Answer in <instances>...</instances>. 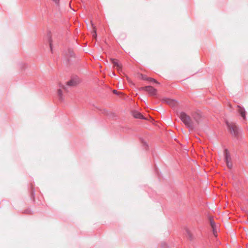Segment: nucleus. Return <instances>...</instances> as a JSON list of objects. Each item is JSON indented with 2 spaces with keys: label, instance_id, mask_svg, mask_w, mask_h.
Returning a JSON list of instances; mask_svg holds the SVG:
<instances>
[{
  "label": "nucleus",
  "instance_id": "f257e3e1",
  "mask_svg": "<svg viewBox=\"0 0 248 248\" xmlns=\"http://www.w3.org/2000/svg\"><path fill=\"white\" fill-rule=\"evenodd\" d=\"M178 116L189 131L195 129L199 125L201 119V115L198 112L194 113L191 117L186 113L181 112Z\"/></svg>",
  "mask_w": 248,
  "mask_h": 248
},
{
  "label": "nucleus",
  "instance_id": "f03ea898",
  "mask_svg": "<svg viewBox=\"0 0 248 248\" xmlns=\"http://www.w3.org/2000/svg\"><path fill=\"white\" fill-rule=\"evenodd\" d=\"M226 124L231 134L236 138L239 137V129L236 124L233 123L226 122Z\"/></svg>",
  "mask_w": 248,
  "mask_h": 248
},
{
  "label": "nucleus",
  "instance_id": "7ed1b4c3",
  "mask_svg": "<svg viewBox=\"0 0 248 248\" xmlns=\"http://www.w3.org/2000/svg\"><path fill=\"white\" fill-rule=\"evenodd\" d=\"M140 91H145L149 93L151 96H154L156 93V90L151 86L142 87L140 89Z\"/></svg>",
  "mask_w": 248,
  "mask_h": 248
},
{
  "label": "nucleus",
  "instance_id": "20e7f679",
  "mask_svg": "<svg viewBox=\"0 0 248 248\" xmlns=\"http://www.w3.org/2000/svg\"><path fill=\"white\" fill-rule=\"evenodd\" d=\"M162 102L166 103L172 108L176 107L177 105V103L176 100L168 98L163 99Z\"/></svg>",
  "mask_w": 248,
  "mask_h": 248
},
{
  "label": "nucleus",
  "instance_id": "39448f33",
  "mask_svg": "<svg viewBox=\"0 0 248 248\" xmlns=\"http://www.w3.org/2000/svg\"><path fill=\"white\" fill-rule=\"evenodd\" d=\"M110 61L112 62V63L114 64V66L116 67V69H117L118 72L122 71V65L121 63L119 62L117 60L111 58Z\"/></svg>",
  "mask_w": 248,
  "mask_h": 248
},
{
  "label": "nucleus",
  "instance_id": "423d86ee",
  "mask_svg": "<svg viewBox=\"0 0 248 248\" xmlns=\"http://www.w3.org/2000/svg\"><path fill=\"white\" fill-rule=\"evenodd\" d=\"M79 82V78L77 77L73 78L67 82V85L68 86H75Z\"/></svg>",
  "mask_w": 248,
  "mask_h": 248
},
{
  "label": "nucleus",
  "instance_id": "0eeeda50",
  "mask_svg": "<svg viewBox=\"0 0 248 248\" xmlns=\"http://www.w3.org/2000/svg\"><path fill=\"white\" fill-rule=\"evenodd\" d=\"M209 221H210V225L212 228L213 234L216 237L217 236V226H216L213 219L212 217H210Z\"/></svg>",
  "mask_w": 248,
  "mask_h": 248
},
{
  "label": "nucleus",
  "instance_id": "6e6552de",
  "mask_svg": "<svg viewBox=\"0 0 248 248\" xmlns=\"http://www.w3.org/2000/svg\"><path fill=\"white\" fill-rule=\"evenodd\" d=\"M237 110L238 112L240 114L241 117L243 118V119L246 120V112L245 109L243 107H242L238 105Z\"/></svg>",
  "mask_w": 248,
  "mask_h": 248
},
{
  "label": "nucleus",
  "instance_id": "1a4fd4ad",
  "mask_svg": "<svg viewBox=\"0 0 248 248\" xmlns=\"http://www.w3.org/2000/svg\"><path fill=\"white\" fill-rule=\"evenodd\" d=\"M132 115L134 118L137 119H146L140 112L136 110H133L132 111Z\"/></svg>",
  "mask_w": 248,
  "mask_h": 248
},
{
  "label": "nucleus",
  "instance_id": "9d476101",
  "mask_svg": "<svg viewBox=\"0 0 248 248\" xmlns=\"http://www.w3.org/2000/svg\"><path fill=\"white\" fill-rule=\"evenodd\" d=\"M66 57L67 59V61L69 62L70 61V58L74 57V53L72 49H68L67 50V52L66 53Z\"/></svg>",
  "mask_w": 248,
  "mask_h": 248
},
{
  "label": "nucleus",
  "instance_id": "9b49d317",
  "mask_svg": "<svg viewBox=\"0 0 248 248\" xmlns=\"http://www.w3.org/2000/svg\"><path fill=\"white\" fill-rule=\"evenodd\" d=\"M225 159L226 162L231 161L230 155L227 149H225Z\"/></svg>",
  "mask_w": 248,
  "mask_h": 248
},
{
  "label": "nucleus",
  "instance_id": "f8f14e48",
  "mask_svg": "<svg viewBox=\"0 0 248 248\" xmlns=\"http://www.w3.org/2000/svg\"><path fill=\"white\" fill-rule=\"evenodd\" d=\"M57 94L59 100L62 101L64 100V98L62 95V89L60 88L58 90Z\"/></svg>",
  "mask_w": 248,
  "mask_h": 248
},
{
  "label": "nucleus",
  "instance_id": "ddd939ff",
  "mask_svg": "<svg viewBox=\"0 0 248 248\" xmlns=\"http://www.w3.org/2000/svg\"><path fill=\"white\" fill-rule=\"evenodd\" d=\"M100 112L106 116H109L111 114V112H109L107 109L105 108L99 109Z\"/></svg>",
  "mask_w": 248,
  "mask_h": 248
},
{
  "label": "nucleus",
  "instance_id": "4468645a",
  "mask_svg": "<svg viewBox=\"0 0 248 248\" xmlns=\"http://www.w3.org/2000/svg\"><path fill=\"white\" fill-rule=\"evenodd\" d=\"M186 236L188 237V238L189 240H192L193 239V235H192V233H191L190 231L188 229H186Z\"/></svg>",
  "mask_w": 248,
  "mask_h": 248
},
{
  "label": "nucleus",
  "instance_id": "2eb2a0df",
  "mask_svg": "<svg viewBox=\"0 0 248 248\" xmlns=\"http://www.w3.org/2000/svg\"><path fill=\"white\" fill-rule=\"evenodd\" d=\"M92 26L93 28V37L94 38H96V36H97V34H96V30L95 27L93 26V23H92Z\"/></svg>",
  "mask_w": 248,
  "mask_h": 248
},
{
  "label": "nucleus",
  "instance_id": "dca6fc26",
  "mask_svg": "<svg viewBox=\"0 0 248 248\" xmlns=\"http://www.w3.org/2000/svg\"><path fill=\"white\" fill-rule=\"evenodd\" d=\"M144 80H148V81H149V82H153L159 84V83L154 78H144Z\"/></svg>",
  "mask_w": 248,
  "mask_h": 248
},
{
  "label": "nucleus",
  "instance_id": "f3484780",
  "mask_svg": "<svg viewBox=\"0 0 248 248\" xmlns=\"http://www.w3.org/2000/svg\"><path fill=\"white\" fill-rule=\"evenodd\" d=\"M47 36H48V42H49L50 47L51 48V50H52V40H51V35H50V33H49L47 34Z\"/></svg>",
  "mask_w": 248,
  "mask_h": 248
},
{
  "label": "nucleus",
  "instance_id": "a211bd4d",
  "mask_svg": "<svg viewBox=\"0 0 248 248\" xmlns=\"http://www.w3.org/2000/svg\"><path fill=\"white\" fill-rule=\"evenodd\" d=\"M226 163L228 168L232 169V164L231 161L226 162Z\"/></svg>",
  "mask_w": 248,
  "mask_h": 248
},
{
  "label": "nucleus",
  "instance_id": "6ab92c4d",
  "mask_svg": "<svg viewBox=\"0 0 248 248\" xmlns=\"http://www.w3.org/2000/svg\"><path fill=\"white\" fill-rule=\"evenodd\" d=\"M59 87L63 89L65 92H67L68 91V90H67L66 87L64 85H62L61 83L59 84Z\"/></svg>",
  "mask_w": 248,
  "mask_h": 248
},
{
  "label": "nucleus",
  "instance_id": "aec40b11",
  "mask_svg": "<svg viewBox=\"0 0 248 248\" xmlns=\"http://www.w3.org/2000/svg\"><path fill=\"white\" fill-rule=\"evenodd\" d=\"M24 213L27 214H31V211L30 209H27L24 211Z\"/></svg>",
  "mask_w": 248,
  "mask_h": 248
},
{
  "label": "nucleus",
  "instance_id": "412c9836",
  "mask_svg": "<svg viewBox=\"0 0 248 248\" xmlns=\"http://www.w3.org/2000/svg\"><path fill=\"white\" fill-rule=\"evenodd\" d=\"M113 93H115V94H118V91H117V90H114L113 91Z\"/></svg>",
  "mask_w": 248,
  "mask_h": 248
},
{
  "label": "nucleus",
  "instance_id": "4be33fe9",
  "mask_svg": "<svg viewBox=\"0 0 248 248\" xmlns=\"http://www.w3.org/2000/svg\"><path fill=\"white\" fill-rule=\"evenodd\" d=\"M166 247H167V246H166V244H165V243H164V244H163L162 245V247L163 248H166Z\"/></svg>",
  "mask_w": 248,
  "mask_h": 248
},
{
  "label": "nucleus",
  "instance_id": "5701e85b",
  "mask_svg": "<svg viewBox=\"0 0 248 248\" xmlns=\"http://www.w3.org/2000/svg\"><path fill=\"white\" fill-rule=\"evenodd\" d=\"M31 197L34 199V192L33 190L31 191Z\"/></svg>",
  "mask_w": 248,
  "mask_h": 248
},
{
  "label": "nucleus",
  "instance_id": "b1692460",
  "mask_svg": "<svg viewBox=\"0 0 248 248\" xmlns=\"http://www.w3.org/2000/svg\"><path fill=\"white\" fill-rule=\"evenodd\" d=\"M55 3H58L59 2V0H53Z\"/></svg>",
  "mask_w": 248,
  "mask_h": 248
},
{
  "label": "nucleus",
  "instance_id": "393cba45",
  "mask_svg": "<svg viewBox=\"0 0 248 248\" xmlns=\"http://www.w3.org/2000/svg\"><path fill=\"white\" fill-rule=\"evenodd\" d=\"M142 76V79L144 80V78H147L148 77H147L146 76Z\"/></svg>",
  "mask_w": 248,
  "mask_h": 248
},
{
  "label": "nucleus",
  "instance_id": "a878e982",
  "mask_svg": "<svg viewBox=\"0 0 248 248\" xmlns=\"http://www.w3.org/2000/svg\"><path fill=\"white\" fill-rule=\"evenodd\" d=\"M112 75H114V76H115V74L114 72H113V73H112Z\"/></svg>",
  "mask_w": 248,
  "mask_h": 248
}]
</instances>
